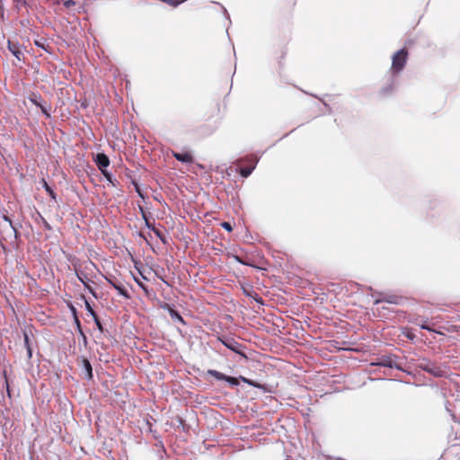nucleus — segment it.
Listing matches in <instances>:
<instances>
[{
	"label": "nucleus",
	"mask_w": 460,
	"mask_h": 460,
	"mask_svg": "<svg viewBox=\"0 0 460 460\" xmlns=\"http://www.w3.org/2000/svg\"><path fill=\"white\" fill-rule=\"evenodd\" d=\"M408 59V51L406 49H401L392 57L391 72L394 75L399 74L405 66Z\"/></svg>",
	"instance_id": "obj_1"
},
{
	"label": "nucleus",
	"mask_w": 460,
	"mask_h": 460,
	"mask_svg": "<svg viewBox=\"0 0 460 460\" xmlns=\"http://www.w3.org/2000/svg\"><path fill=\"white\" fill-rule=\"evenodd\" d=\"M419 367L420 369L435 376H442L444 375V370L439 366L427 359L420 361Z\"/></svg>",
	"instance_id": "obj_2"
},
{
	"label": "nucleus",
	"mask_w": 460,
	"mask_h": 460,
	"mask_svg": "<svg viewBox=\"0 0 460 460\" xmlns=\"http://www.w3.org/2000/svg\"><path fill=\"white\" fill-rule=\"evenodd\" d=\"M93 268H94V264L89 261L87 265L84 266V270H76V276L78 279L82 282L84 288H86L89 290H91L90 283L93 282V280L92 278L89 277L87 271H91Z\"/></svg>",
	"instance_id": "obj_3"
},
{
	"label": "nucleus",
	"mask_w": 460,
	"mask_h": 460,
	"mask_svg": "<svg viewBox=\"0 0 460 460\" xmlns=\"http://www.w3.org/2000/svg\"><path fill=\"white\" fill-rule=\"evenodd\" d=\"M99 170L102 172V174L111 181V175L106 171V168L110 164L109 157L102 153L97 154L94 159Z\"/></svg>",
	"instance_id": "obj_4"
},
{
	"label": "nucleus",
	"mask_w": 460,
	"mask_h": 460,
	"mask_svg": "<svg viewBox=\"0 0 460 460\" xmlns=\"http://www.w3.org/2000/svg\"><path fill=\"white\" fill-rule=\"evenodd\" d=\"M0 227L3 228V231L6 234L7 236H13L15 239L17 238V229L7 216H2L0 220Z\"/></svg>",
	"instance_id": "obj_5"
},
{
	"label": "nucleus",
	"mask_w": 460,
	"mask_h": 460,
	"mask_svg": "<svg viewBox=\"0 0 460 460\" xmlns=\"http://www.w3.org/2000/svg\"><path fill=\"white\" fill-rule=\"evenodd\" d=\"M374 365L390 368L394 367L396 369L402 370V367L396 362V358L394 356H384L378 358Z\"/></svg>",
	"instance_id": "obj_6"
},
{
	"label": "nucleus",
	"mask_w": 460,
	"mask_h": 460,
	"mask_svg": "<svg viewBox=\"0 0 460 460\" xmlns=\"http://www.w3.org/2000/svg\"><path fill=\"white\" fill-rule=\"evenodd\" d=\"M219 340L227 349H231L232 351H234L237 354H243L240 350V348L242 347V345L238 341H236L234 339L227 338L225 340H222V339H219Z\"/></svg>",
	"instance_id": "obj_7"
},
{
	"label": "nucleus",
	"mask_w": 460,
	"mask_h": 460,
	"mask_svg": "<svg viewBox=\"0 0 460 460\" xmlns=\"http://www.w3.org/2000/svg\"><path fill=\"white\" fill-rule=\"evenodd\" d=\"M172 156L184 164H191L193 162V157L190 153L185 152V153H178V152H172Z\"/></svg>",
	"instance_id": "obj_8"
},
{
	"label": "nucleus",
	"mask_w": 460,
	"mask_h": 460,
	"mask_svg": "<svg viewBox=\"0 0 460 460\" xmlns=\"http://www.w3.org/2000/svg\"><path fill=\"white\" fill-rule=\"evenodd\" d=\"M82 368L85 378L91 380L93 378V368L90 361L86 358L82 359Z\"/></svg>",
	"instance_id": "obj_9"
},
{
	"label": "nucleus",
	"mask_w": 460,
	"mask_h": 460,
	"mask_svg": "<svg viewBox=\"0 0 460 460\" xmlns=\"http://www.w3.org/2000/svg\"><path fill=\"white\" fill-rule=\"evenodd\" d=\"M8 49L12 52V54L18 59L21 60L23 56L22 51L20 49L18 44L13 43L8 40Z\"/></svg>",
	"instance_id": "obj_10"
},
{
	"label": "nucleus",
	"mask_w": 460,
	"mask_h": 460,
	"mask_svg": "<svg viewBox=\"0 0 460 460\" xmlns=\"http://www.w3.org/2000/svg\"><path fill=\"white\" fill-rule=\"evenodd\" d=\"M106 279L116 290H118L119 295L123 296L126 298L129 297L127 290L123 288V286L120 283L113 281L112 279L108 278H106Z\"/></svg>",
	"instance_id": "obj_11"
},
{
	"label": "nucleus",
	"mask_w": 460,
	"mask_h": 460,
	"mask_svg": "<svg viewBox=\"0 0 460 460\" xmlns=\"http://www.w3.org/2000/svg\"><path fill=\"white\" fill-rule=\"evenodd\" d=\"M402 299V298L401 296L390 295V296H385L383 298L376 300V303L386 302L388 304L398 305V304H400Z\"/></svg>",
	"instance_id": "obj_12"
},
{
	"label": "nucleus",
	"mask_w": 460,
	"mask_h": 460,
	"mask_svg": "<svg viewBox=\"0 0 460 460\" xmlns=\"http://www.w3.org/2000/svg\"><path fill=\"white\" fill-rule=\"evenodd\" d=\"M257 162H258V158H255L254 164L252 166L241 168L240 174L244 178H247L248 176H250L251 173L252 172V171L254 170Z\"/></svg>",
	"instance_id": "obj_13"
},
{
	"label": "nucleus",
	"mask_w": 460,
	"mask_h": 460,
	"mask_svg": "<svg viewBox=\"0 0 460 460\" xmlns=\"http://www.w3.org/2000/svg\"><path fill=\"white\" fill-rule=\"evenodd\" d=\"M169 314H170V316L171 318L173 320V321H177V322H180L181 323H185L183 318L181 317V315L177 312L175 311L174 309H170L169 310Z\"/></svg>",
	"instance_id": "obj_14"
},
{
	"label": "nucleus",
	"mask_w": 460,
	"mask_h": 460,
	"mask_svg": "<svg viewBox=\"0 0 460 460\" xmlns=\"http://www.w3.org/2000/svg\"><path fill=\"white\" fill-rule=\"evenodd\" d=\"M208 374L213 377H215L216 379L217 380H225L226 378V375L217 371V370H214V369H209L208 371Z\"/></svg>",
	"instance_id": "obj_15"
},
{
	"label": "nucleus",
	"mask_w": 460,
	"mask_h": 460,
	"mask_svg": "<svg viewBox=\"0 0 460 460\" xmlns=\"http://www.w3.org/2000/svg\"><path fill=\"white\" fill-rule=\"evenodd\" d=\"M224 381L227 382L229 385H231L233 386H236L239 385V381L237 378L233 377V376H228L226 375V378Z\"/></svg>",
	"instance_id": "obj_16"
},
{
	"label": "nucleus",
	"mask_w": 460,
	"mask_h": 460,
	"mask_svg": "<svg viewBox=\"0 0 460 460\" xmlns=\"http://www.w3.org/2000/svg\"><path fill=\"white\" fill-rule=\"evenodd\" d=\"M43 186L45 188V190L49 194V196L55 199L56 194L54 193L53 190L49 186L46 181L43 180Z\"/></svg>",
	"instance_id": "obj_17"
},
{
	"label": "nucleus",
	"mask_w": 460,
	"mask_h": 460,
	"mask_svg": "<svg viewBox=\"0 0 460 460\" xmlns=\"http://www.w3.org/2000/svg\"><path fill=\"white\" fill-rule=\"evenodd\" d=\"M172 6H178L180 4L183 3L185 0H162Z\"/></svg>",
	"instance_id": "obj_18"
},
{
	"label": "nucleus",
	"mask_w": 460,
	"mask_h": 460,
	"mask_svg": "<svg viewBox=\"0 0 460 460\" xmlns=\"http://www.w3.org/2000/svg\"><path fill=\"white\" fill-rule=\"evenodd\" d=\"M85 307L87 309V311L90 313V314L93 316V317H95L96 316V314L95 312L93 311V309L92 308L91 305L89 304L88 301H85Z\"/></svg>",
	"instance_id": "obj_19"
},
{
	"label": "nucleus",
	"mask_w": 460,
	"mask_h": 460,
	"mask_svg": "<svg viewBox=\"0 0 460 460\" xmlns=\"http://www.w3.org/2000/svg\"><path fill=\"white\" fill-rule=\"evenodd\" d=\"M63 4L66 8L69 9L72 6L75 5V2L74 0H66L64 1Z\"/></svg>",
	"instance_id": "obj_20"
},
{
	"label": "nucleus",
	"mask_w": 460,
	"mask_h": 460,
	"mask_svg": "<svg viewBox=\"0 0 460 460\" xmlns=\"http://www.w3.org/2000/svg\"><path fill=\"white\" fill-rule=\"evenodd\" d=\"M221 226H222V227H223L224 229H226V231H228V232H231V231H232V229H233V228H232V226H231V224H230L229 222H223V223L221 224Z\"/></svg>",
	"instance_id": "obj_21"
},
{
	"label": "nucleus",
	"mask_w": 460,
	"mask_h": 460,
	"mask_svg": "<svg viewBox=\"0 0 460 460\" xmlns=\"http://www.w3.org/2000/svg\"><path fill=\"white\" fill-rule=\"evenodd\" d=\"M135 281L137 282V284L146 292H147V288L146 286L141 282L140 280H138L137 278H134Z\"/></svg>",
	"instance_id": "obj_22"
},
{
	"label": "nucleus",
	"mask_w": 460,
	"mask_h": 460,
	"mask_svg": "<svg viewBox=\"0 0 460 460\" xmlns=\"http://www.w3.org/2000/svg\"><path fill=\"white\" fill-rule=\"evenodd\" d=\"M94 319V322H95V324L97 326V328L102 332V325L98 318V316L96 315L95 317H93Z\"/></svg>",
	"instance_id": "obj_23"
},
{
	"label": "nucleus",
	"mask_w": 460,
	"mask_h": 460,
	"mask_svg": "<svg viewBox=\"0 0 460 460\" xmlns=\"http://www.w3.org/2000/svg\"><path fill=\"white\" fill-rule=\"evenodd\" d=\"M23 335H24V346H25V348H28V346H31L30 341H29V336H28L27 332H24Z\"/></svg>",
	"instance_id": "obj_24"
},
{
	"label": "nucleus",
	"mask_w": 460,
	"mask_h": 460,
	"mask_svg": "<svg viewBox=\"0 0 460 460\" xmlns=\"http://www.w3.org/2000/svg\"><path fill=\"white\" fill-rule=\"evenodd\" d=\"M31 101L36 105V106H40V102H38V97L36 95H33L31 98Z\"/></svg>",
	"instance_id": "obj_25"
},
{
	"label": "nucleus",
	"mask_w": 460,
	"mask_h": 460,
	"mask_svg": "<svg viewBox=\"0 0 460 460\" xmlns=\"http://www.w3.org/2000/svg\"><path fill=\"white\" fill-rule=\"evenodd\" d=\"M41 220H42V224H43L44 227L48 230H50L51 226H49V224L43 217H41Z\"/></svg>",
	"instance_id": "obj_26"
},
{
	"label": "nucleus",
	"mask_w": 460,
	"mask_h": 460,
	"mask_svg": "<svg viewBox=\"0 0 460 460\" xmlns=\"http://www.w3.org/2000/svg\"><path fill=\"white\" fill-rule=\"evenodd\" d=\"M40 109H41V111L46 114L47 117H49V113L47 111V108L44 107L42 104H40V106H39Z\"/></svg>",
	"instance_id": "obj_27"
},
{
	"label": "nucleus",
	"mask_w": 460,
	"mask_h": 460,
	"mask_svg": "<svg viewBox=\"0 0 460 460\" xmlns=\"http://www.w3.org/2000/svg\"><path fill=\"white\" fill-rule=\"evenodd\" d=\"M420 328H421V329H423V330H428V331H429V332H432V331H433V330H432L429 325H427V324H425V323L420 324Z\"/></svg>",
	"instance_id": "obj_28"
},
{
	"label": "nucleus",
	"mask_w": 460,
	"mask_h": 460,
	"mask_svg": "<svg viewBox=\"0 0 460 460\" xmlns=\"http://www.w3.org/2000/svg\"><path fill=\"white\" fill-rule=\"evenodd\" d=\"M26 350H27V356H28V358H31V356H32V351H31V346H28V348H26Z\"/></svg>",
	"instance_id": "obj_29"
},
{
	"label": "nucleus",
	"mask_w": 460,
	"mask_h": 460,
	"mask_svg": "<svg viewBox=\"0 0 460 460\" xmlns=\"http://www.w3.org/2000/svg\"><path fill=\"white\" fill-rule=\"evenodd\" d=\"M75 322H76V323H77V325H78V328H80L79 320H78L77 318H75ZM79 332H80V333L84 336V338L85 339V336L84 335V333H83V332H82V330H81V329H79Z\"/></svg>",
	"instance_id": "obj_30"
},
{
	"label": "nucleus",
	"mask_w": 460,
	"mask_h": 460,
	"mask_svg": "<svg viewBox=\"0 0 460 460\" xmlns=\"http://www.w3.org/2000/svg\"><path fill=\"white\" fill-rule=\"evenodd\" d=\"M408 337H409L410 339H413V336H412V335H408Z\"/></svg>",
	"instance_id": "obj_31"
}]
</instances>
